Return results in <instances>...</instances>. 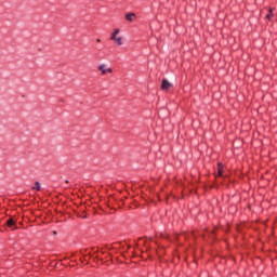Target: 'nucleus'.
<instances>
[{"mask_svg":"<svg viewBox=\"0 0 277 277\" xmlns=\"http://www.w3.org/2000/svg\"><path fill=\"white\" fill-rule=\"evenodd\" d=\"M31 189H36V192H40L41 189L40 182H36L35 186H32Z\"/></svg>","mask_w":277,"mask_h":277,"instance_id":"nucleus-7","label":"nucleus"},{"mask_svg":"<svg viewBox=\"0 0 277 277\" xmlns=\"http://www.w3.org/2000/svg\"><path fill=\"white\" fill-rule=\"evenodd\" d=\"M118 34H120V29L116 28L110 35V40H114L118 47H122V37H118Z\"/></svg>","mask_w":277,"mask_h":277,"instance_id":"nucleus-1","label":"nucleus"},{"mask_svg":"<svg viewBox=\"0 0 277 277\" xmlns=\"http://www.w3.org/2000/svg\"><path fill=\"white\" fill-rule=\"evenodd\" d=\"M172 87V83L168 81V79H162L161 81V90H169Z\"/></svg>","mask_w":277,"mask_h":277,"instance_id":"nucleus-3","label":"nucleus"},{"mask_svg":"<svg viewBox=\"0 0 277 277\" xmlns=\"http://www.w3.org/2000/svg\"><path fill=\"white\" fill-rule=\"evenodd\" d=\"M97 70L101 72V75H107L114 72V69L111 67H108L107 64L102 63L97 66Z\"/></svg>","mask_w":277,"mask_h":277,"instance_id":"nucleus-2","label":"nucleus"},{"mask_svg":"<svg viewBox=\"0 0 277 277\" xmlns=\"http://www.w3.org/2000/svg\"><path fill=\"white\" fill-rule=\"evenodd\" d=\"M273 17H274V9H269L268 10V14L266 15V18L268 21H272Z\"/></svg>","mask_w":277,"mask_h":277,"instance_id":"nucleus-6","label":"nucleus"},{"mask_svg":"<svg viewBox=\"0 0 277 277\" xmlns=\"http://www.w3.org/2000/svg\"><path fill=\"white\" fill-rule=\"evenodd\" d=\"M126 21H129V23H133V21H135V13H127Z\"/></svg>","mask_w":277,"mask_h":277,"instance_id":"nucleus-4","label":"nucleus"},{"mask_svg":"<svg viewBox=\"0 0 277 277\" xmlns=\"http://www.w3.org/2000/svg\"><path fill=\"white\" fill-rule=\"evenodd\" d=\"M6 225L10 226V227L14 226V219H9L6 221Z\"/></svg>","mask_w":277,"mask_h":277,"instance_id":"nucleus-8","label":"nucleus"},{"mask_svg":"<svg viewBox=\"0 0 277 277\" xmlns=\"http://www.w3.org/2000/svg\"><path fill=\"white\" fill-rule=\"evenodd\" d=\"M224 172V166L222 163L217 164V176H222Z\"/></svg>","mask_w":277,"mask_h":277,"instance_id":"nucleus-5","label":"nucleus"},{"mask_svg":"<svg viewBox=\"0 0 277 277\" xmlns=\"http://www.w3.org/2000/svg\"><path fill=\"white\" fill-rule=\"evenodd\" d=\"M96 42H101V38H97V39H96Z\"/></svg>","mask_w":277,"mask_h":277,"instance_id":"nucleus-9","label":"nucleus"}]
</instances>
